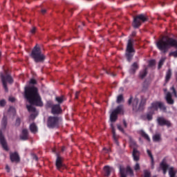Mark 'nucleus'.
<instances>
[{
    "label": "nucleus",
    "instance_id": "obj_1",
    "mask_svg": "<svg viewBox=\"0 0 177 177\" xmlns=\"http://www.w3.org/2000/svg\"><path fill=\"white\" fill-rule=\"evenodd\" d=\"M156 46L158 49L161 52V53H167L171 48H175L176 51L169 53V56H173L174 57H177V40L171 38L164 36L162 38L159 39L156 42Z\"/></svg>",
    "mask_w": 177,
    "mask_h": 177
},
{
    "label": "nucleus",
    "instance_id": "obj_2",
    "mask_svg": "<svg viewBox=\"0 0 177 177\" xmlns=\"http://www.w3.org/2000/svg\"><path fill=\"white\" fill-rule=\"evenodd\" d=\"M24 96L30 104L42 107L44 104L41 99V95L38 93V88L32 86L25 88Z\"/></svg>",
    "mask_w": 177,
    "mask_h": 177
},
{
    "label": "nucleus",
    "instance_id": "obj_3",
    "mask_svg": "<svg viewBox=\"0 0 177 177\" xmlns=\"http://www.w3.org/2000/svg\"><path fill=\"white\" fill-rule=\"evenodd\" d=\"M1 130H0V145H1L3 150L6 151H9V147H8V142L6 141V138H5V136L2 133V131H5L6 129V127H8V117L6 115H3L1 122Z\"/></svg>",
    "mask_w": 177,
    "mask_h": 177
},
{
    "label": "nucleus",
    "instance_id": "obj_4",
    "mask_svg": "<svg viewBox=\"0 0 177 177\" xmlns=\"http://www.w3.org/2000/svg\"><path fill=\"white\" fill-rule=\"evenodd\" d=\"M30 57L32 59H33L34 62L35 63H42L45 61V59H46V57L45 55L42 53V50H41V48L35 46L31 53Z\"/></svg>",
    "mask_w": 177,
    "mask_h": 177
},
{
    "label": "nucleus",
    "instance_id": "obj_5",
    "mask_svg": "<svg viewBox=\"0 0 177 177\" xmlns=\"http://www.w3.org/2000/svg\"><path fill=\"white\" fill-rule=\"evenodd\" d=\"M146 102L147 99L145 97H141V100L139 104V98H135L133 101V111L136 113L138 111H143L145 110V106H146Z\"/></svg>",
    "mask_w": 177,
    "mask_h": 177
},
{
    "label": "nucleus",
    "instance_id": "obj_6",
    "mask_svg": "<svg viewBox=\"0 0 177 177\" xmlns=\"http://www.w3.org/2000/svg\"><path fill=\"white\" fill-rule=\"evenodd\" d=\"M133 44H135V40L133 39H129L127 41V48H126V57L127 62H131L135 55V48H133Z\"/></svg>",
    "mask_w": 177,
    "mask_h": 177
},
{
    "label": "nucleus",
    "instance_id": "obj_7",
    "mask_svg": "<svg viewBox=\"0 0 177 177\" xmlns=\"http://www.w3.org/2000/svg\"><path fill=\"white\" fill-rule=\"evenodd\" d=\"M0 77L1 78L3 88L6 92H8V88L6 82H8L9 84H13V78H12V76L9 75V73H8V71H4V73H1Z\"/></svg>",
    "mask_w": 177,
    "mask_h": 177
},
{
    "label": "nucleus",
    "instance_id": "obj_8",
    "mask_svg": "<svg viewBox=\"0 0 177 177\" xmlns=\"http://www.w3.org/2000/svg\"><path fill=\"white\" fill-rule=\"evenodd\" d=\"M145 21H147V17L143 14L138 15L133 19V27L134 28H139L142 26V23H145Z\"/></svg>",
    "mask_w": 177,
    "mask_h": 177
},
{
    "label": "nucleus",
    "instance_id": "obj_9",
    "mask_svg": "<svg viewBox=\"0 0 177 177\" xmlns=\"http://www.w3.org/2000/svg\"><path fill=\"white\" fill-rule=\"evenodd\" d=\"M123 108L122 105H119L115 109H114L110 115L111 122H115L118 118V114L122 113Z\"/></svg>",
    "mask_w": 177,
    "mask_h": 177
},
{
    "label": "nucleus",
    "instance_id": "obj_10",
    "mask_svg": "<svg viewBox=\"0 0 177 177\" xmlns=\"http://www.w3.org/2000/svg\"><path fill=\"white\" fill-rule=\"evenodd\" d=\"M48 128H57L59 127V117L49 116L47 121Z\"/></svg>",
    "mask_w": 177,
    "mask_h": 177
},
{
    "label": "nucleus",
    "instance_id": "obj_11",
    "mask_svg": "<svg viewBox=\"0 0 177 177\" xmlns=\"http://www.w3.org/2000/svg\"><path fill=\"white\" fill-rule=\"evenodd\" d=\"M156 122L160 127H167V128H171L172 127V123L171 121L165 119L164 117H158L156 119Z\"/></svg>",
    "mask_w": 177,
    "mask_h": 177
},
{
    "label": "nucleus",
    "instance_id": "obj_12",
    "mask_svg": "<svg viewBox=\"0 0 177 177\" xmlns=\"http://www.w3.org/2000/svg\"><path fill=\"white\" fill-rule=\"evenodd\" d=\"M127 174H129L130 176H133V170L129 166H127L125 169L124 167H120V177H127Z\"/></svg>",
    "mask_w": 177,
    "mask_h": 177
},
{
    "label": "nucleus",
    "instance_id": "obj_13",
    "mask_svg": "<svg viewBox=\"0 0 177 177\" xmlns=\"http://www.w3.org/2000/svg\"><path fill=\"white\" fill-rule=\"evenodd\" d=\"M62 107H60V104H54L51 106V113L52 114H62Z\"/></svg>",
    "mask_w": 177,
    "mask_h": 177
},
{
    "label": "nucleus",
    "instance_id": "obj_14",
    "mask_svg": "<svg viewBox=\"0 0 177 177\" xmlns=\"http://www.w3.org/2000/svg\"><path fill=\"white\" fill-rule=\"evenodd\" d=\"M55 165L57 169L60 171L62 168H63V160L62 159V157L59 155V153H57V159L55 162Z\"/></svg>",
    "mask_w": 177,
    "mask_h": 177
},
{
    "label": "nucleus",
    "instance_id": "obj_15",
    "mask_svg": "<svg viewBox=\"0 0 177 177\" xmlns=\"http://www.w3.org/2000/svg\"><path fill=\"white\" fill-rule=\"evenodd\" d=\"M10 159L12 162H19L20 161V156L17 152L11 153L10 154Z\"/></svg>",
    "mask_w": 177,
    "mask_h": 177
},
{
    "label": "nucleus",
    "instance_id": "obj_16",
    "mask_svg": "<svg viewBox=\"0 0 177 177\" xmlns=\"http://www.w3.org/2000/svg\"><path fill=\"white\" fill-rule=\"evenodd\" d=\"M132 157L133 161H139V160H140V151H138L136 148H133L132 152Z\"/></svg>",
    "mask_w": 177,
    "mask_h": 177
},
{
    "label": "nucleus",
    "instance_id": "obj_17",
    "mask_svg": "<svg viewBox=\"0 0 177 177\" xmlns=\"http://www.w3.org/2000/svg\"><path fill=\"white\" fill-rule=\"evenodd\" d=\"M21 140H28V130L27 129H24L22 130L21 134L20 135Z\"/></svg>",
    "mask_w": 177,
    "mask_h": 177
},
{
    "label": "nucleus",
    "instance_id": "obj_18",
    "mask_svg": "<svg viewBox=\"0 0 177 177\" xmlns=\"http://www.w3.org/2000/svg\"><path fill=\"white\" fill-rule=\"evenodd\" d=\"M165 100L167 104H174V103H175V101L174 100V99H172V94H171V93L169 92L167 93Z\"/></svg>",
    "mask_w": 177,
    "mask_h": 177
},
{
    "label": "nucleus",
    "instance_id": "obj_19",
    "mask_svg": "<svg viewBox=\"0 0 177 177\" xmlns=\"http://www.w3.org/2000/svg\"><path fill=\"white\" fill-rule=\"evenodd\" d=\"M160 167L163 171V174L165 175L167 174V171H168V168H169V165H167V163H165V160H163L160 162Z\"/></svg>",
    "mask_w": 177,
    "mask_h": 177
},
{
    "label": "nucleus",
    "instance_id": "obj_20",
    "mask_svg": "<svg viewBox=\"0 0 177 177\" xmlns=\"http://www.w3.org/2000/svg\"><path fill=\"white\" fill-rule=\"evenodd\" d=\"M111 127L112 128V133H113V138L115 143H116L117 146H120V142H118V136L115 133V129H114V126L113 124H111Z\"/></svg>",
    "mask_w": 177,
    "mask_h": 177
},
{
    "label": "nucleus",
    "instance_id": "obj_21",
    "mask_svg": "<svg viewBox=\"0 0 177 177\" xmlns=\"http://www.w3.org/2000/svg\"><path fill=\"white\" fill-rule=\"evenodd\" d=\"M111 171H113V167L110 166H104V176L109 177L111 174Z\"/></svg>",
    "mask_w": 177,
    "mask_h": 177
},
{
    "label": "nucleus",
    "instance_id": "obj_22",
    "mask_svg": "<svg viewBox=\"0 0 177 177\" xmlns=\"http://www.w3.org/2000/svg\"><path fill=\"white\" fill-rule=\"evenodd\" d=\"M139 65L138 64V62H134L129 69L130 74H135L136 73V71L138 70Z\"/></svg>",
    "mask_w": 177,
    "mask_h": 177
},
{
    "label": "nucleus",
    "instance_id": "obj_23",
    "mask_svg": "<svg viewBox=\"0 0 177 177\" xmlns=\"http://www.w3.org/2000/svg\"><path fill=\"white\" fill-rule=\"evenodd\" d=\"M160 102H152L151 106L149 108V110H153V111H157L158 110V106Z\"/></svg>",
    "mask_w": 177,
    "mask_h": 177
},
{
    "label": "nucleus",
    "instance_id": "obj_24",
    "mask_svg": "<svg viewBox=\"0 0 177 177\" xmlns=\"http://www.w3.org/2000/svg\"><path fill=\"white\" fill-rule=\"evenodd\" d=\"M171 77H172V70H171V68H169L166 72V75H165L166 84H167V82H169V80H171Z\"/></svg>",
    "mask_w": 177,
    "mask_h": 177
},
{
    "label": "nucleus",
    "instance_id": "obj_25",
    "mask_svg": "<svg viewBox=\"0 0 177 177\" xmlns=\"http://www.w3.org/2000/svg\"><path fill=\"white\" fill-rule=\"evenodd\" d=\"M29 129L30 132H32V133H37V132H38V127H37V124H35V123L30 124Z\"/></svg>",
    "mask_w": 177,
    "mask_h": 177
},
{
    "label": "nucleus",
    "instance_id": "obj_26",
    "mask_svg": "<svg viewBox=\"0 0 177 177\" xmlns=\"http://www.w3.org/2000/svg\"><path fill=\"white\" fill-rule=\"evenodd\" d=\"M148 110L149 111L146 114L147 120L148 121H151V120H153V115H154V110Z\"/></svg>",
    "mask_w": 177,
    "mask_h": 177
},
{
    "label": "nucleus",
    "instance_id": "obj_27",
    "mask_svg": "<svg viewBox=\"0 0 177 177\" xmlns=\"http://www.w3.org/2000/svg\"><path fill=\"white\" fill-rule=\"evenodd\" d=\"M146 75H147V68H145L142 71H140L139 73V77L140 80H143L146 77Z\"/></svg>",
    "mask_w": 177,
    "mask_h": 177
},
{
    "label": "nucleus",
    "instance_id": "obj_28",
    "mask_svg": "<svg viewBox=\"0 0 177 177\" xmlns=\"http://www.w3.org/2000/svg\"><path fill=\"white\" fill-rule=\"evenodd\" d=\"M139 133L142 138H144V139H146V140L150 142V137L149 136V135H147V133H146V132H145V131L140 130L139 131Z\"/></svg>",
    "mask_w": 177,
    "mask_h": 177
},
{
    "label": "nucleus",
    "instance_id": "obj_29",
    "mask_svg": "<svg viewBox=\"0 0 177 177\" xmlns=\"http://www.w3.org/2000/svg\"><path fill=\"white\" fill-rule=\"evenodd\" d=\"M147 153L149 157H150L151 158V162L152 169H153L154 168V157H153V153H151V151H150V149H147Z\"/></svg>",
    "mask_w": 177,
    "mask_h": 177
},
{
    "label": "nucleus",
    "instance_id": "obj_30",
    "mask_svg": "<svg viewBox=\"0 0 177 177\" xmlns=\"http://www.w3.org/2000/svg\"><path fill=\"white\" fill-rule=\"evenodd\" d=\"M169 175L170 177H175L176 175V171L174 170V167H170L169 169Z\"/></svg>",
    "mask_w": 177,
    "mask_h": 177
},
{
    "label": "nucleus",
    "instance_id": "obj_31",
    "mask_svg": "<svg viewBox=\"0 0 177 177\" xmlns=\"http://www.w3.org/2000/svg\"><path fill=\"white\" fill-rule=\"evenodd\" d=\"M158 109H160V110H161L162 111H167V106H165V104H164L161 102H159Z\"/></svg>",
    "mask_w": 177,
    "mask_h": 177
},
{
    "label": "nucleus",
    "instance_id": "obj_32",
    "mask_svg": "<svg viewBox=\"0 0 177 177\" xmlns=\"http://www.w3.org/2000/svg\"><path fill=\"white\" fill-rule=\"evenodd\" d=\"M153 140L154 142H160L161 140V135L160 134H155L153 136Z\"/></svg>",
    "mask_w": 177,
    "mask_h": 177
},
{
    "label": "nucleus",
    "instance_id": "obj_33",
    "mask_svg": "<svg viewBox=\"0 0 177 177\" xmlns=\"http://www.w3.org/2000/svg\"><path fill=\"white\" fill-rule=\"evenodd\" d=\"M26 108L28 109V111L30 112V113H35L36 111V109L35 107L32 106V105H27L26 106Z\"/></svg>",
    "mask_w": 177,
    "mask_h": 177
},
{
    "label": "nucleus",
    "instance_id": "obj_34",
    "mask_svg": "<svg viewBox=\"0 0 177 177\" xmlns=\"http://www.w3.org/2000/svg\"><path fill=\"white\" fill-rule=\"evenodd\" d=\"M124 100V96L122 95V94H120L118 96L117 100H116V103H121V102H122Z\"/></svg>",
    "mask_w": 177,
    "mask_h": 177
},
{
    "label": "nucleus",
    "instance_id": "obj_35",
    "mask_svg": "<svg viewBox=\"0 0 177 177\" xmlns=\"http://www.w3.org/2000/svg\"><path fill=\"white\" fill-rule=\"evenodd\" d=\"M165 62V59H164L163 58H162L158 63V70H160L161 68V67H162V66H164V62Z\"/></svg>",
    "mask_w": 177,
    "mask_h": 177
},
{
    "label": "nucleus",
    "instance_id": "obj_36",
    "mask_svg": "<svg viewBox=\"0 0 177 177\" xmlns=\"http://www.w3.org/2000/svg\"><path fill=\"white\" fill-rule=\"evenodd\" d=\"M144 177H151V173L149 170L144 171Z\"/></svg>",
    "mask_w": 177,
    "mask_h": 177
},
{
    "label": "nucleus",
    "instance_id": "obj_37",
    "mask_svg": "<svg viewBox=\"0 0 177 177\" xmlns=\"http://www.w3.org/2000/svg\"><path fill=\"white\" fill-rule=\"evenodd\" d=\"M55 100H57V102L59 104L63 103V102H64V99L63 98V97H57L55 98Z\"/></svg>",
    "mask_w": 177,
    "mask_h": 177
},
{
    "label": "nucleus",
    "instance_id": "obj_38",
    "mask_svg": "<svg viewBox=\"0 0 177 177\" xmlns=\"http://www.w3.org/2000/svg\"><path fill=\"white\" fill-rule=\"evenodd\" d=\"M118 129L122 132V133H125V130H124V128H122V126L121 124H117Z\"/></svg>",
    "mask_w": 177,
    "mask_h": 177
},
{
    "label": "nucleus",
    "instance_id": "obj_39",
    "mask_svg": "<svg viewBox=\"0 0 177 177\" xmlns=\"http://www.w3.org/2000/svg\"><path fill=\"white\" fill-rule=\"evenodd\" d=\"M149 67H153V66H156V60L151 59L149 62Z\"/></svg>",
    "mask_w": 177,
    "mask_h": 177
},
{
    "label": "nucleus",
    "instance_id": "obj_40",
    "mask_svg": "<svg viewBox=\"0 0 177 177\" xmlns=\"http://www.w3.org/2000/svg\"><path fill=\"white\" fill-rule=\"evenodd\" d=\"M6 106V100H0V107H5Z\"/></svg>",
    "mask_w": 177,
    "mask_h": 177
},
{
    "label": "nucleus",
    "instance_id": "obj_41",
    "mask_svg": "<svg viewBox=\"0 0 177 177\" xmlns=\"http://www.w3.org/2000/svg\"><path fill=\"white\" fill-rule=\"evenodd\" d=\"M20 124H21V120L20 118H17L15 122V127H20Z\"/></svg>",
    "mask_w": 177,
    "mask_h": 177
},
{
    "label": "nucleus",
    "instance_id": "obj_42",
    "mask_svg": "<svg viewBox=\"0 0 177 177\" xmlns=\"http://www.w3.org/2000/svg\"><path fill=\"white\" fill-rule=\"evenodd\" d=\"M29 84L30 85H36L37 84V80H35V79H30Z\"/></svg>",
    "mask_w": 177,
    "mask_h": 177
},
{
    "label": "nucleus",
    "instance_id": "obj_43",
    "mask_svg": "<svg viewBox=\"0 0 177 177\" xmlns=\"http://www.w3.org/2000/svg\"><path fill=\"white\" fill-rule=\"evenodd\" d=\"M134 169L135 171H139V169H140V165H139V163L136 164Z\"/></svg>",
    "mask_w": 177,
    "mask_h": 177
},
{
    "label": "nucleus",
    "instance_id": "obj_44",
    "mask_svg": "<svg viewBox=\"0 0 177 177\" xmlns=\"http://www.w3.org/2000/svg\"><path fill=\"white\" fill-rule=\"evenodd\" d=\"M104 73H106V74H108V75H112L113 77H114V74H113V73L109 72V71L104 69Z\"/></svg>",
    "mask_w": 177,
    "mask_h": 177
},
{
    "label": "nucleus",
    "instance_id": "obj_45",
    "mask_svg": "<svg viewBox=\"0 0 177 177\" xmlns=\"http://www.w3.org/2000/svg\"><path fill=\"white\" fill-rule=\"evenodd\" d=\"M36 31H37V28H35V27H33V28L30 30L31 34H35Z\"/></svg>",
    "mask_w": 177,
    "mask_h": 177
},
{
    "label": "nucleus",
    "instance_id": "obj_46",
    "mask_svg": "<svg viewBox=\"0 0 177 177\" xmlns=\"http://www.w3.org/2000/svg\"><path fill=\"white\" fill-rule=\"evenodd\" d=\"M171 91H173V93H174V96H175L176 97H177V95H176V90H175V87H174V86L171 87Z\"/></svg>",
    "mask_w": 177,
    "mask_h": 177
},
{
    "label": "nucleus",
    "instance_id": "obj_47",
    "mask_svg": "<svg viewBox=\"0 0 177 177\" xmlns=\"http://www.w3.org/2000/svg\"><path fill=\"white\" fill-rule=\"evenodd\" d=\"M123 125L124 128H128V123H127V120H123Z\"/></svg>",
    "mask_w": 177,
    "mask_h": 177
},
{
    "label": "nucleus",
    "instance_id": "obj_48",
    "mask_svg": "<svg viewBox=\"0 0 177 177\" xmlns=\"http://www.w3.org/2000/svg\"><path fill=\"white\" fill-rule=\"evenodd\" d=\"M32 156L33 160H35V161H38V156H37V155L33 153L32 155Z\"/></svg>",
    "mask_w": 177,
    "mask_h": 177
},
{
    "label": "nucleus",
    "instance_id": "obj_49",
    "mask_svg": "<svg viewBox=\"0 0 177 177\" xmlns=\"http://www.w3.org/2000/svg\"><path fill=\"white\" fill-rule=\"evenodd\" d=\"M6 169L7 172H10V167H9V165L6 166Z\"/></svg>",
    "mask_w": 177,
    "mask_h": 177
},
{
    "label": "nucleus",
    "instance_id": "obj_50",
    "mask_svg": "<svg viewBox=\"0 0 177 177\" xmlns=\"http://www.w3.org/2000/svg\"><path fill=\"white\" fill-rule=\"evenodd\" d=\"M9 100H10V102H11L12 103H13V102L16 100V99H15V97H10V98H9Z\"/></svg>",
    "mask_w": 177,
    "mask_h": 177
},
{
    "label": "nucleus",
    "instance_id": "obj_51",
    "mask_svg": "<svg viewBox=\"0 0 177 177\" xmlns=\"http://www.w3.org/2000/svg\"><path fill=\"white\" fill-rule=\"evenodd\" d=\"M132 100H133V97H131L129 98V101H128V103H129V105H131V104H132Z\"/></svg>",
    "mask_w": 177,
    "mask_h": 177
},
{
    "label": "nucleus",
    "instance_id": "obj_52",
    "mask_svg": "<svg viewBox=\"0 0 177 177\" xmlns=\"http://www.w3.org/2000/svg\"><path fill=\"white\" fill-rule=\"evenodd\" d=\"M80 95V91H77L75 93V99H78V96Z\"/></svg>",
    "mask_w": 177,
    "mask_h": 177
},
{
    "label": "nucleus",
    "instance_id": "obj_53",
    "mask_svg": "<svg viewBox=\"0 0 177 177\" xmlns=\"http://www.w3.org/2000/svg\"><path fill=\"white\" fill-rule=\"evenodd\" d=\"M41 13L42 15H45L46 13V10L45 9L41 10Z\"/></svg>",
    "mask_w": 177,
    "mask_h": 177
},
{
    "label": "nucleus",
    "instance_id": "obj_54",
    "mask_svg": "<svg viewBox=\"0 0 177 177\" xmlns=\"http://www.w3.org/2000/svg\"><path fill=\"white\" fill-rule=\"evenodd\" d=\"M76 28H77V30H82V28H81V26L80 25L77 26Z\"/></svg>",
    "mask_w": 177,
    "mask_h": 177
},
{
    "label": "nucleus",
    "instance_id": "obj_55",
    "mask_svg": "<svg viewBox=\"0 0 177 177\" xmlns=\"http://www.w3.org/2000/svg\"><path fill=\"white\" fill-rule=\"evenodd\" d=\"M65 150H66V147H62V148L61 149V151H64Z\"/></svg>",
    "mask_w": 177,
    "mask_h": 177
},
{
    "label": "nucleus",
    "instance_id": "obj_56",
    "mask_svg": "<svg viewBox=\"0 0 177 177\" xmlns=\"http://www.w3.org/2000/svg\"><path fill=\"white\" fill-rule=\"evenodd\" d=\"M136 35V32H133L132 36H133V37H135Z\"/></svg>",
    "mask_w": 177,
    "mask_h": 177
},
{
    "label": "nucleus",
    "instance_id": "obj_57",
    "mask_svg": "<svg viewBox=\"0 0 177 177\" xmlns=\"http://www.w3.org/2000/svg\"><path fill=\"white\" fill-rule=\"evenodd\" d=\"M1 56H2V53L0 52V59Z\"/></svg>",
    "mask_w": 177,
    "mask_h": 177
},
{
    "label": "nucleus",
    "instance_id": "obj_58",
    "mask_svg": "<svg viewBox=\"0 0 177 177\" xmlns=\"http://www.w3.org/2000/svg\"><path fill=\"white\" fill-rule=\"evenodd\" d=\"M82 25H83V26H85V24H84V23H82Z\"/></svg>",
    "mask_w": 177,
    "mask_h": 177
},
{
    "label": "nucleus",
    "instance_id": "obj_59",
    "mask_svg": "<svg viewBox=\"0 0 177 177\" xmlns=\"http://www.w3.org/2000/svg\"><path fill=\"white\" fill-rule=\"evenodd\" d=\"M74 32H77V30H75Z\"/></svg>",
    "mask_w": 177,
    "mask_h": 177
},
{
    "label": "nucleus",
    "instance_id": "obj_60",
    "mask_svg": "<svg viewBox=\"0 0 177 177\" xmlns=\"http://www.w3.org/2000/svg\"><path fill=\"white\" fill-rule=\"evenodd\" d=\"M164 91H165V92H166L167 89H165Z\"/></svg>",
    "mask_w": 177,
    "mask_h": 177
},
{
    "label": "nucleus",
    "instance_id": "obj_61",
    "mask_svg": "<svg viewBox=\"0 0 177 177\" xmlns=\"http://www.w3.org/2000/svg\"><path fill=\"white\" fill-rule=\"evenodd\" d=\"M121 89H122V90H123V88H120V90H121Z\"/></svg>",
    "mask_w": 177,
    "mask_h": 177
},
{
    "label": "nucleus",
    "instance_id": "obj_62",
    "mask_svg": "<svg viewBox=\"0 0 177 177\" xmlns=\"http://www.w3.org/2000/svg\"><path fill=\"white\" fill-rule=\"evenodd\" d=\"M87 1H92V0H87Z\"/></svg>",
    "mask_w": 177,
    "mask_h": 177
}]
</instances>
